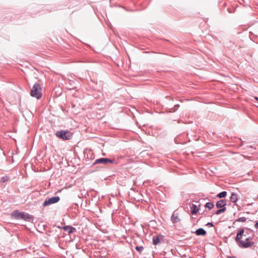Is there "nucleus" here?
Instances as JSON below:
<instances>
[{"label": "nucleus", "mask_w": 258, "mask_h": 258, "mask_svg": "<svg viewBox=\"0 0 258 258\" xmlns=\"http://www.w3.org/2000/svg\"><path fill=\"white\" fill-rule=\"evenodd\" d=\"M30 95L32 97L39 99L42 97V88L39 83H35L30 92Z\"/></svg>", "instance_id": "f257e3e1"}, {"label": "nucleus", "mask_w": 258, "mask_h": 258, "mask_svg": "<svg viewBox=\"0 0 258 258\" xmlns=\"http://www.w3.org/2000/svg\"><path fill=\"white\" fill-rule=\"evenodd\" d=\"M55 135L58 138L63 140H70L72 137V134L70 132L63 130L57 132Z\"/></svg>", "instance_id": "f03ea898"}, {"label": "nucleus", "mask_w": 258, "mask_h": 258, "mask_svg": "<svg viewBox=\"0 0 258 258\" xmlns=\"http://www.w3.org/2000/svg\"><path fill=\"white\" fill-rule=\"evenodd\" d=\"M60 200L58 196L53 197L48 199H46L43 203V206L46 207L50 205L57 203Z\"/></svg>", "instance_id": "7ed1b4c3"}, {"label": "nucleus", "mask_w": 258, "mask_h": 258, "mask_svg": "<svg viewBox=\"0 0 258 258\" xmlns=\"http://www.w3.org/2000/svg\"><path fill=\"white\" fill-rule=\"evenodd\" d=\"M114 161L113 160H111L108 158H101L99 159H96L93 164H106L107 163H113Z\"/></svg>", "instance_id": "20e7f679"}, {"label": "nucleus", "mask_w": 258, "mask_h": 258, "mask_svg": "<svg viewBox=\"0 0 258 258\" xmlns=\"http://www.w3.org/2000/svg\"><path fill=\"white\" fill-rule=\"evenodd\" d=\"M244 229H241L238 231L237 233L236 236L235 237V241L237 242L238 245L239 246V244L240 243V241H243V240H241L242 236H245L246 235L244 234Z\"/></svg>", "instance_id": "39448f33"}, {"label": "nucleus", "mask_w": 258, "mask_h": 258, "mask_svg": "<svg viewBox=\"0 0 258 258\" xmlns=\"http://www.w3.org/2000/svg\"><path fill=\"white\" fill-rule=\"evenodd\" d=\"M254 244V242L253 241H240V243L239 244V247L242 248H246L248 247H250L252 245Z\"/></svg>", "instance_id": "423d86ee"}, {"label": "nucleus", "mask_w": 258, "mask_h": 258, "mask_svg": "<svg viewBox=\"0 0 258 258\" xmlns=\"http://www.w3.org/2000/svg\"><path fill=\"white\" fill-rule=\"evenodd\" d=\"M60 229H62L64 231L67 232L69 234L72 233L76 231V229L71 226H65L63 227H58Z\"/></svg>", "instance_id": "0eeeda50"}, {"label": "nucleus", "mask_w": 258, "mask_h": 258, "mask_svg": "<svg viewBox=\"0 0 258 258\" xmlns=\"http://www.w3.org/2000/svg\"><path fill=\"white\" fill-rule=\"evenodd\" d=\"M226 204V201L225 200L222 199L217 202L216 206L217 208L219 209L226 208L225 207Z\"/></svg>", "instance_id": "6e6552de"}, {"label": "nucleus", "mask_w": 258, "mask_h": 258, "mask_svg": "<svg viewBox=\"0 0 258 258\" xmlns=\"http://www.w3.org/2000/svg\"><path fill=\"white\" fill-rule=\"evenodd\" d=\"M20 219L25 221H30L33 219V216L25 212H22L20 216Z\"/></svg>", "instance_id": "1a4fd4ad"}, {"label": "nucleus", "mask_w": 258, "mask_h": 258, "mask_svg": "<svg viewBox=\"0 0 258 258\" xmlns=\"http://www.w3.org/2000/svg\"><path fill=\"white\" fill-rule=\"evenodd\" d=\"M171 220L173 223H175L180 221L179 218H178V215L177 213H173L171 216Z\"/></svg>", "instance_id": "9d476101"}, {"label": "nucleus", "mask_w": 258, "mask_h": 258, "mask_svg": "<svg viewBox=\"0 0 258 258\" xmlns=\"http://www.w3.org/2000/svg\"><path fill=\"white\" fill-rule=\"evenodd\" d=\"M191 214L192 215H196L199 211V208L195 204H192L190 206Z\"/></svg>", "instance_id": "9b49d317"}, {"label": "nucleus", "mask_w": 258, "mask_h": 258, "mask_svg": "<svg viewBox=\"0 0 258 258\" xmlns=\"http://www.w3.org/2000/svg\"><path fill=\"white\" fill-rule=\"evenodd\" d=\"M238 196L235 193H232L230 197V200L232 203H236L238 201Z\"/></svg>", "instance_id": "f8f14e48"}, {"label": "nucleus", "mask_w": 258, "mask_h": 258, "mask_svg": "<svg viewBox=\"0 0 258 258\" xmlns=\"http://www.w3.org/2000/svg\"><path fill=\"white\" fill-rule=\"evenodd\" d=\"M195 233L197 235H205L206 234V230L202 228L198 229Z\"/></svg>", "instance_id": "ddd939ff"}, {"label": "nucleus", "mask_w": 258, "mask_h": 258, "mask_svg": "<svg viewBox=\"0 0 258 258\" xmlns=\"http://www.w3.org/2000/svg\"><path fill=\"white\" fill-rule=\"evenodd\" d=\"M21 213L19 212L18 210H15L12 212V216L15 217V218L19 219Z\"/></svg>", "instance_id": "4468645a"}, {"label": "nucleus", "mask_w": 258, "mask_h": 258, "mask_svg": "<svg viewBox=\"0 0 258 258\" xmlns=\"http://www.w3.org/2000/svg\"><path fill=\"white\" fill-rule=\"evenodd\" d=\"M153 244L155 245H157L159 242V238L157 235L154 236L152 239Z\"/></svg>", "instance_id": "2eb2a0df"}, {"label": "nucleus", "mask_w": 258, "mask_h": 258, "mask_svg": "<svg viewBox=\"0 0 258 258\" xmlns=\"http://www.w3.org/2000/svg\"><path fill=\"white\" fill-rule=\"evenodd\" d=\"M205 207L206 208H208V209L211 210L214 208V205L212 202H208L206 204Z\"/></svg>", "instance_id": "dca6fc26"}, {"label": "nucleus", "mask_w": 258, "mask_h": 258, "mask_svg": "<svg viewBox=\"0 0 258 258\" xmlns=\"http://www.w3.org/2000/svg\"><path fill=\"white\" fill-rule=\"evenodd\" d=\"M227 192L225 191L220 192L217 195V197L218 198H225L227 196Z\"/></svg>", "instance_id": "f3484780"}, {"label": "nucleus", "mask_w": 258, "mask_h": 258, "mask_svg": "<svg viewBox=\"0 0 258 258\" xmlns=\"http://www.w3.org/2000/svg\"><path fill=\"white\" fill-rule=\"evenodd\" d=\"M226 211V208H222V209H219V210H218L217 211H216L215 213V214L216 215H220L222 213H223L224 212H225Z\"/></svg>", "instance_id": "a211bd4d"}, {"label": "nucleus", "mask_w": 258, "mask_h": 258, "mask_svg": "<svg viewBox=\"0 0 258 258\" xmlns=\"http://www.w3.org/2000/svg\"><path fill=\"white\" fill-rule=\"evenodd\" d=\"M246 221V218L245 217H240L235 220V222H245Z\"/></svg>", "instance_id": "6ab92c4d"}, {"label": "nucleus", "mask_w": 258, "mask_h": 258, "mask_svg": "<svg viewBox=\"0 0 258 258\" xmlns=\"http://www.w3.org/2000/svg\"><path fill=\"white\" fill-rule=\"evenodd\" d=\"M9 177L7 176L2 177L1 179V182L3 183L5 182L6 181L9 180Z\"/></svg>", "instance_id": "aec40b11"}, {"label": "nucleus", "mask_w": 258, "mask_h": 258, "mask_svg": "<svg viewBox=\"0 0 258 258\" xmlns=\"http://www.w3.org/2000/svg\"><path fill=\"white\" fill-rule=\"evenodd\" d=\"M136 249L140 252H141L144 249V247L143 246H137L136 247Z\"/></svg>", "instance_id": "412c9836"}, {"label": "nucleus", "mask_w": 258, "mask_h": 258, "mask_svg": "<svg viewBox=\"0 0 258 258\" xmlns=\"http://www.w3.org/2000/svg\"><path fill=\"white\" fill-rule=\"evenodd\" d=\"M207 225L208 226H211V227H213L214 226V225L211 222H209L207 224Z\"/></svg>", "instance_id": "4be33fe9"}, {"label": "nucleus", "mask_w": 258, "mask_h": 258, "mask_svg": "<svg viewBox=\"0 0 258 258\" xmlns=\"http://www.w3.org/2000/svg\"><path fill=\"white\" fill-rule=\"evenodd\" d=\"M254 227H255V228L258 229V222H257L255 224V225H254Z\"/></svg>", "instance_id": "5701e85b"}, {"label": "nucleus", "mask_w": 258, "mask_h": 258, "mask_svg": "<svg viewBox=\"0 0 258 258\" xmlns=\"http://www.w3.org/2000/svg\"><path fill=\"white\" fill-rule=\"evenodd\" d=\"M251 239V237H248L245 239L244 241H249V240Z\"/></svg>", "instance_id": "b1692460"}, {"label": "nucleus", "mask_w": 258, "mask_h": 258, "mask_svg": "<svg viewBox=\"0 0 258 258\" xmlns=\"http://www.w3.org/2000/svg\"><path fill=\"white\" fill-rule=\"evenodd\" d=\"M254 99H255V100H258V97H254Z\"/></svg>", "instance_id": "393cba45"}]
</instances>
